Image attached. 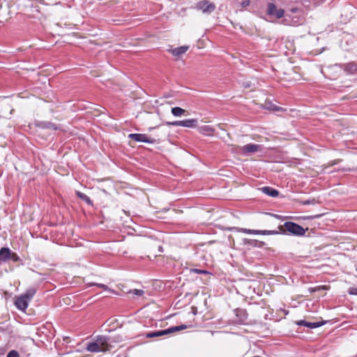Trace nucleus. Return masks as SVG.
<instances>
[{
  "mask_svg": "<svg viewBox=\"0 0 357 357\" xmlns=\"http://www.w3.org/2000/svg\"><path fill=\"white\" fill-rule=\"evenodd\" d=\"M196 8L204 13H211L215 10V6L208 0H203L197 3Z\"/></svg>",
  "mask_w": 357,
  "mask_h": 357,
  "instance_id": "423d86ee",
  "label": "nucleus"
},
{
  "mask_svg": "<svg viewBox=\"0 0 357 357\" xmlns=\"http://www.w3.org/2000/svg\"><path fill=\"white\" fill-rule=\"evenodd\" d=\"M186 328H187L186 325L173 326V327H170L165 330H161V331H155V332L148 333H146V337L148 338L160 337L162 335H168V334H170V333H172L174 332H177V331H179L181 330L186 329Z\"/></svg>",
  "mask_w": 357,
  "mask_h": 357,
  "instance_id": "20e7f679",
  "label": "nucleus"
},
{
  "mask_svg": "<svg viewBox=\"0 0 357 357\" xmlns=\"http://www.w3.org/2000/svg\"><path fill=\"white\" fill-rule=\"evenodd\" d=\"M349 293L351 295H357V287L350 288L349 290Z\"/></svg>",
  "mask_w": 357,
  "mask_h": 357,
  "instance_id": "393cba45",
  "label": "nucleus"
},
{
  "mask_svg": "<svg viewBox=\"0 0 357 357\" xmlns=\"http://www.w3.org/2000/svg\"><path fill=\"white\" fill-rule=\"evenodd\" d=\"M233 229H235L236 231H241L243 233L248 234L270 235V234H277V231H270V230H255V229H244V228H236V227L230 229V230H233Z\"/></svg>",
  "mask_w": 357,
  "mask_h": 357,
  "instance_id": "6e6552de",
  "label": "nucleus"
},
{
  "mask_svg": "<svg viewBox=\"0 0 357 357\" xmlns=\"http://www.w3.org/2000/svg\"><path fill=\"white\" fill-rule=\"evenodd\" d=\"M335 164H337V160H334L331 162V165H334Z\"/></svg>",
  "mask_w": 357,
  "mask_h": 357,
  "instance_id": "7c9ffc66",
  "label": "nucleus"
},
{
  "mask_svg": "<svg viewBox=\"0 0 357 357\" xmlns=\"http://www.w3.org/2000/svg\"><path fill=\"white\" fill-rule=\"evenodd\" d=\"M244 243L245 244H248L250 245L255 246V247H261L264 244L263 242L259 241L257 240L247 239V238L244 239Z\"/></svg>",
  "mask_w": 357,
  "mask_h": 357,
  "instance_id": "6ab92c4d",
  "label": "nucleus"
},
{
  "mask_svg": "<svg viewBox=\"0 0 357 357\" xmlns=\"http://www.w3.org/2000/svg\"><path fill=\"white\" fill-rule=\"evenodd\" d=\"M299 203L301 204H303V205H309V204H316L317 203H319L318 201H317L314 198L313 199H307V200H304V201H299Z\"/></svg>",
  "mask_w": 357,
  "mask_h": 357,
  "instance_id": "aec40b11",
  "label": "nucleus"
},
{
  "mask_svg": "<svg viewBox=\"0 0 357 357\" xmlns=\"http://www.w3.org/2000/svg\"><path fill=\"white\" fill-rule=\"evenodd\" d=\"M320 216H321V215H316L315 217H316V218H319V217H320Z\"/></svg>",
  "mask_w": 357,
  "mask_h": 357,
  "instance_id": "473e14b6",
  "label": "nucleus"
},
{
  "mask_svg": "<svg viewBox=\"0 0 357 357\" xmlns=\"http://www.w3.org/2000/svg\"><path fill=\"white\" fill-rule=\"evenodd\" d=\"M76 195L79 199L87 203L89 205L93 204L91 199L84 193L77 191L76 192Z\"/></svg>",
  "mask_w": 357,
  "mask_h": 357,
  "instance_id": "a211bd4d",
  "label": "nucleus"
},
{
  "mask_svg": "<svg viewBox=\"0 0 357 357\" xmlns=\"http://www.w3.org/2000/svg\"><path fill=\"white\" fill-rule=\"evenodd\" d=\"M265 107L270 110H278V107L277 106L272 105L270 102H266Z\"/></svg>",
  "mask_w": 357,
  "mask_h": 357,
  "instance_id": "4be33fe9",
  "label": "nucleus"
},
{
  "mask_svg": "<svg viewBox=\"0 0 357 357\" xmlns=\"http://www.w3.org/2000/svg\"><path fill=\"white\" fill-rule=\"evenodd\" d=\"M10 259L13 260V261H17L20 258L16 253L10 252Z\"/></svg>",
  "mask_w": 357,
  "mask_h": 357,
  "instance_id": "b1692460",
  "label": "nucleus"
},
{
  "mask_svg": "<svg viewBox=\"0 0 357 357\" xmlns=\"http://www.w3.org/2000/svg\"><path fill=\"white\" fill-rule=\"evenodd\" d=\"M261 191L266 195L272 197H276L279 195V192L271 187H264L261 188Z\"/></svg>",
  "mask_w": 357,
  "mask_h": 357,
  "instance_id": "dca6fc26",
  "label": "nucleus"
},
{
  "mask_svg": "<svg viewBox=\"0 0 357 357\" xmlns=\"http://www.w3.org/2000/svg\"><path fill=\"white\" fill-rule=\"evenodd\" d=\"M266 13L268 15L275 16L278 19H280L284 16V10L281 8L278 9L273 3H268Z\"/></svg>",
  "mask_w": 357,
  "mask_h": 357,
  "instance_id": "0eeeda50",
  "label": "nucleus"
},
{
  "mask_svg": "<svg viewBox=\"0 0 357 357\" xmlns=\"http://www.w3.org/2000/svg\"><path fill=\"white\" fill-rule=\"evenodd\" d=\"M167 124L173 126H182L192 128L197 126V120L196 119H191L182 121H175L173 122H168Z\"/></svg>",
  "mask_w": 357,
  "mask_h": 357,
  "instance_id": "39448f33",
  "label": "nucleus"
},
{
  "mask_svg": "<svg viewBox=\"0 0 357 357\" xmlns=\"http://www.w3.org/2000/svg\"><path fill=\"white\" fill-rule=\"evenodd\" d=\"M327 289V287H326V286H322V287H317V289Z\"/></svg>",
  "mask_w": 357,
  "mask_h": 357,
  "instance_id": "c85d7f7f",
  "label": "nucleus"
},
{
  "mask_svg": "<svg viewBox=\"0 0 357 357\" xmlns=\"http://www.w3.org/2000/svg\"><path fill=\"white\" fill-rule=\"evenodd\" d=\"M129 293L137 296H141L144 294V291L142 289H133L130 290Z\"/></svg>",
  "mask_w": 357,
  "mask_h": 357,
  "instance_id": "412c9836",
  "label": "nucleus"
},
{
  "mask_svg": "<svg viewBox=\"0 0 357 357\" xmlns=\"http://www.w3.org/2000/svg\"><path fill=\"white\" fill-rule=\"evenodd\" d=\"M171 112L174 116H181L185 114L186 111L181 107H175L172 108Z\"/></svg>",
  "mask_w": 357,
  "mask_h": 357,
  "instance_id": "f3484780",
  "label": "nucleus"
},
{
  "mask_svg": "<svg viewBox=\"0 0 357 357\" xmlns=\"http://www.w3.org/2000/svg\"><path fill=\"white\" fill-rule=\"evenodd\" d=\"M199 132L203 135H212L215 129L209 126H203L199 128Z\"/></svg>",
  "mask_w": 357,
  "mask_h": 357,
  "instance_id": "2eb2a0df",
  "label": "nucleus"
},
{
  "mask_svg": "<svg viewBox=\"0 0 357 357\" xmlns=\"http://www.w3.org/2000/svg\"><path fill=\"white\" fill-rule=\"evenodd\" d=\"M192 271L195 273H202V274H207L208 273V271H206L197 269V268L193 269Z\"/></svg>",
  "mask_w": 357,
  "mask_h": 357,
  "instance_id": "a878e982",
  "label": "nucleus"
},
{
  "mask_svg": "<svg viewBox=\"0 0 357 357\" xmlns=\"http://www.w3.org/2000/svg\"><path fill=\"white\" fill-rule=\"evenodd\" d=\"M189 49L188 46H181L171 50L172 54L175 56H180L185 54Z\"/></svg>",
  "mask_w": 357,
  "mask_h": 357,
  "instance_id": "4468645a",
  "label": "nucleus"
},
{
  "mask_svg": "<svg viewBox=\"0 0 357 357\" xmlns=\"http://www.w3.org/2000/svg\"><path fill=\"white\" fill-rule=\"evenodd\" d=\"M6 357H20L19 353L15 350L10 351Z\"/></svg>",
  "mask_w": 357,
  "mask_h": 357,
  "instance_id": "5701e85b",
  "label": "nucleus"
},
{
  "mask_svg": "<svg viewBox=\"0 0 357 357\" xmlns=\"http://www.w3.org/2000/svg\"><path fill=\"white\" fill-rule=\"evenodd\" d=\"M128 138L133 139L135 142H146L149 144H153L155 142L154 139L149 137L145 134L132 133L128 135Z\"/></svg>",
  "mask_w": 357,
  "mask_h": 357,
  "instance_id": "1a4fd4ad",
  "label": "nucleus"
},
{
  "mask_svg": "<svg viewBox=\"0 0 357 357\" xmlns=\"http://www.w3.org/2000/svg\"><path fill=\"white\" fill-rule=\"evenodd\" d=\"M91 285H96V286H98V287H99L100 288H102V289H104L105 290L108 289V287L106 285L103 284H91Z\"/></svg>",
  "mask_w": 357,
  "mask_h": 357,
  "instance_id": "cd10ccee",
  "label": "nucleus"
},
{
  "mask_svg": "<svg viewBox=\"0 0 357 357\" xmlns=\"http://www.w3.org/2000/svg\"><path fill=\"white\" fill-rule=\"evenodd\" d=\"M291 10L292 13H296L298 10V8H292Z\"/></svg>",
  "mask_w": 357,
  "mask_h": 357,
  "instance_id": "c756f323",
  "label": "nucleus"
},
{
  "mask_svg": "<svg viewBox=\"0 0 357 357\" xmlns=\"http://www.w3.org/2000/svg\"><path fill=\"white\" fill-rule=\"evenodd\" d=\"M10 252L8 248H2L0 250V261H6L10 259Z\"/></svg>",
  "mask_w": 357,
  "mask_h": 357,
  "instance_id": "ddd939ff",
  "label": "nucleus"
},
{
  "mask_svg": "<svg viewBox=\"0 0 357 357\" xmlns=\"http://www.w3.org/2000/svg\"><path fill=\"white\" fill-rule=\"evenodd\" d=\"M261 146L258 144H248L240 148V150L243 153H252L257 152L260 150Z\"/></svg>",
  "mask_w": 357,
  "mask_h": 357,
  "instance_id": "9d476101",
  "label": "nucleus"
},
{
  "mask_svg": "<svg viewBox=\"0 0 357 357\" xmlns=\"http://www.w3.org/2000/svg\"><path fill=\"white\" fill-rule=\"evenodd\" d=\"M245 88H249L250 87V84H246V85L245 86Z\"/></svg>",
  "mask_w": 357,
  "mask_h": 357,
  "instance_id": "2f4dec72",
  "label": "nucleus"
},
{
  "mask_svg": "<svg viewBox=\"0 0 357 357\" xmlns=\"http://www.w3.org/2000/svg\"><path fill=\"white\" fill-rule=\"evenodd\" d=\"M282 227L286 231L298 236H304L306 230H307V229H304L301 225L292 222H286Z\"/></svg>",
  "mask_w": 357,
  "mask_h": 357,
  "instance_id": "7ed1b4c3",
  "label": "nucleus"
},
{
  "mask_svg": "<svg viewBox=\"0 0 357 357\" xmlns=\"http://www.w3.org/2000/svg\"><path fill=\"white\" fill-rule=\"evenodd\" d=\"M36 293V288L31 287L26 289L23 294L15 296L14 298V304L15 307L21 311H25Z\"/></svg>",
  "mask_w": 357,
  "mask_h": 357,
  "instance_id": "f257e3e1",
  "label": "nucleus"
},
{
  "mask_svg": "<svg viewBox=\"0 0 357 357\" xmlns=\"http://www.w3.org/2000/svg\"><path fill=\"white\" fill-rule=\"evenodd\" d=\"M325 322H309L305 320L297 321L296 324L298 326H304L310 328H315L324 324Z\"/></svg>",
  "mask_w": 357,
  "mask_h": 357,
  "instance_id": "f8f14e48",
  "label": "nucleus"
},
{
  "mask_svg": "<svg viewBox=\"0 0 357 357\" xmlns=\"http://www.w3.org/2000/svg\"><path fill=\"white\" fill-rule=\"evenodd\" d=\"M250 3V0H245L241 3L242 7H246L248 6Z\"/></svg>",
  "mask_w": 357,
  "mask_h": 357,
  "instance_id": "bb28decb",
  "label": "nucleus"
},
{
  "mask_svg": "<svg viewBox=\"0 0 357 357\" xmlns=\"http://www.w3.org/2000/svg\"><path fill=\"white\" fill-rule=\"evenodd\" d=\"M341 68L348 75H354L357 73V63L354 62L342 64Z\"/></svg>",
  "mask_w": 357,
  "mask_h": 357,
  "instance_id": "9b49d317",
  "label": "nucleus"
},
{
  "mask_svg": "<svg viewBox=\"0 0 357 357\" xmlns=\"http://www.w3.org/2000/svg\"><path fill=\"white\" fill-rule=\"evenodd\" d=\"M109 348L108 338L105 336H100L96 341L88 344L86 350L90 352H100L108 351Z\"/></svg>",
  "mask_w": 357,
  "mask_h": 357,
  "instance_id": "f03ea898",
  "label": "nucleus"
}]
</instances>
